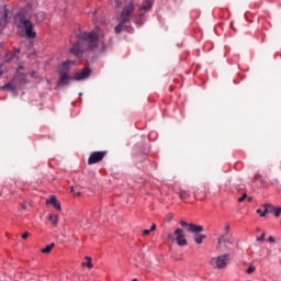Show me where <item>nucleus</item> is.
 <instances>
[{
	"label": "nucleus",
	"instance_id": "obj_1",
	"mask_svg": "<svg viewBox=\"0 0 281 281\" xmlns=\"http://www.w3.org/2000/svg\"><path fill=\"white\" fill-rule=\"evenodd\" d=\"M100 42V36L95 31L83 32L78 35L77 42L69 49L70 54H74L77 58H82V54L87 52H93L95 47H98V43Z\"/></svg>",
	"mask_w": 281,
	"mask_h": 281
},
{
	"label": "nucleus",
	"instance_id": "obj_2",
	"mask_svg": "<svg viewBox=\"0 0 281 281\" xmlns=\"http://www.w3.org/2000/svg\"><path fill=\"white\" fill-rule=\"evenodd\" d=\"M34 10V1H26L24 8L15 14V18L19 20V24L22 25L25 30L26 38H36V31H34V23L27 20V13Z\"/></svg>",
	"mask_w": 281,
	"mask_h": 281
},
{
	"label": "nucleus",
	"instance_id": "obj_3",
	"mask_svg": "<svg viewBox=\"0 0 281 281\" xmlns=\"http://www.w3.org/2000/svg\"><path fill=\"white\" fill-rule=\"evenodd\" d=\"M133 12H135V4L133 2H130L122 9L119 24L114 27L115 34H122L124 26L131 23V14H133Z\"/></svg>",
	"mask_w": 281,
	"mask_h": 281
},
{
	"label": "nucleus",
	"instance_id": "obj_4",
	"mask_svg": "<svg viewBox=\"0 0 281 281\" xmlns=\"http://www.w3.org/2000/svg\"><path fill=\"white\" fill-rule=\"evenodd\" d=\"M168 240L171 243H177L179 247H186L188 245V239L186 238V235H183V228H177L173 234L168 235Z\"/></svg>",
	"mask_w": 281,
	"mask_h": 281
},
{
	"label": "nucleus",
	"instance_id": "obj_5",
	"mask_svg": "<svg viewBox=\"0 0 281 281\" xmlns=\"http://www.w3.org/2000/svg\"><path fill=\"white\" fill-rule=\"evenodd\" d=\"M12 14L8 5L0 7V32H3L8 27V19H12Z\"/></svg>",
	"mask_w": 281,
	"mask_h": 281
},
{
	"label": "nucleus",
	"instance_id": "obj_6",
	"mask_svg": "<svg viewBox=\"0 0 281 281\" xmlns=\"http://www.w3.org/2000/svg\"><path fill=\"white\" fill-rule=\"evenodd\" d=\"M229 262V254L221 255L216 258L211 259L210 265L213 269H225Z\"/></svg>",
	"mask_w": 281,
	"mask_h": 281
},
{
	"label": "nucleus",
	"instance_id": "obj_7",
	"mask_svg": "<svg viewBox=\"0 0 281 281\" xmlns=\"http://www.w3.org/2000/svg\"><path fill=\"white\" fill-rule=\"evenodd\" d=\"M109 155V151L101 150V151H92L88 158V166H93L94 164H100L104 157Z\"/></svg>",
	"mask_w": 281,
	"mask_h": 281
},
{
	"label": "nucleus",
	"instance_id": "obj_8",
	"mask_svg": "<svg viewBox=\"0 0 281 281\" xmlns=\"http://www.w3.org/2000/svg\"><path fill=\"white\" fill-rule=\"evenodd\" d=\"M180 225L181 227H183V229H187V232H191V234L200 235L201 232L204 231L203 226L196 225L194 223H188L186 221H180Z\"/></svg>",
	"mask_w": 281,
	"mask_h": 281
},
{
	"label": "nucleus",
	"instance_id": "obj_9",
	"mask_svg": "<svg viewBox=\"0 0 281 281\" xmlns=\"http://www.w3.org/2000/svg\"><path fill=\"white\" fill-rule=\"evenodd\" d=\"M92 71L93 70L90 67H85L82 71L75 72L72 77L75 80H77V82H80L81 80H87V78H90Z\"/></svg>",
	"mask_w": 281,
	"mask_h": 281
},
{
	"label": "nucleus",
	"instance_id": "obj_10",
	"mask_svg": "<svg viewBox=\"0 0 281 281\" xmlns=\"http://www.w3.org/2000/svg\"><path fill=\"white\" fill-rule=\"evenodd\" d=\"M59 78L57 81V87H69L71 85L74 77L69 76V74L60 72L58 74Z\"/></svg>",
	"mask_w": 281,
	"mask_h": 281
},
{
	"label": "nucleus",
	"instance_id": "obj_11",
	"mask_svg": "<svg viewBox=\"0 0 281 281\" xmlns=\"http://www.w3.org/2000/svg\"><path fill=\"white\" fill-rule=\"evenodd\" d=\"M27 21H31V23H33V26L41 25V23H43V21H45V12L40 11L37 13H32L29 15Z\"/></svg>",
	"mask_w": 281,
	"mask_h": 281
},
{
	"label": "nucleus",
	"instance_id": "obj_12",
	"mask_svg": "<svg viewBox=\"0 0 281 281\" xmlns=\"http://www.w3.org/2000/svg\"><path fill=\"white\" fill-rule=\"evenodd\" d=\"M71 65H74V60L71 59L63 61L59 66V69L57 70V74H69V71L71 70Z\"/></svg>",
	"mask_w": 281,
	"mask_h": 281
},
{
	"label": "nucleus",
	"instance_id": "obj_13",
	"mask_svg": "<svg viewBox=\"0 0 281 281\" xmlns=\"http://www.w3.org/2000/svg\"><path fill=\"white\" fill-rule=\"evenodd\" d=\"M16 89H19V83H15L13 79L0 87V91H10L11 93H16Z\"/></svg>",
	"mask_w": 281,
	"mask_h": 281
},
{
	"label": "nucleus",
	"instance_id": "obj_14",
	"mask_svg": "<svg viewBox=\"0 0 281 281\" xmlns=\"http://www.w3.org/2000/svg\"><path fill=\"white\" fill-rule=\"evenodd\" d=\"M13 80L18 87H21V85H27V74L19 72L18 76L13 78Z\"/></svg>",
	"mask_w": 281,
	"mask_h": 281
},
{
	"label": "nucleus",
	"instance_id": "obj_15",
	"mask_svg": "<svg viewBox=\"0 0 281 281\" xmlns=\"http://www.w3.org/2000/svg\"><path fill=\"white\" fill-rule=\"evenodd\" d=\"M153 5H155V0H144L140 10H143V12H148V10H153Z\"/></svg>",
	"mask_w": 281,
	"mask_h": 281
},
{
	"label": "nucleus",
	"instance_id": "obj_16",
	"mask_svg": "<svg viewBox=\"0 0 281 281\" xmlns=\"http://www.w3.org/2000/svg\"><path fill=\"white\" fill-rule=\"evenodd\" d=\"M262 207H263V213H261V217L267 216V214H273V211L276 210V206L269 203H265Z\"/></svg>",
	"mask_w": 281,
	"mask_h": 281
},
{
	"label": "nucleus",
	"instance_id": "obj_17",
	"mask_svg": "<svg viewBox=\"0 0 281 281\" xmlns=\"http://www.w3.org/2000/svg\"><path fill=\"white\" fill-rule=\"evenodd\" d=\"M46 205H54L56 210H61L60 203H58V199L55 195H52L50 199L46 200Z\"/></svg>",
	"mask_w": 281,
	"mask_h": 281
},
{
	"label": "nucleus",
	"instance_id": "obj_18",
	"mask_svg": "<svg viewBox=\"0 0 281 281\" xmlns=\"http://www.w3.org/2000/svg\"><path fill=\"white\" fill-rule=\"evenodd\" d=\"M205 238H207V236L200 234V235H194V241L196 243V245H202L203 240H205Z\"/></svg>",
	"mask_w": 281,
	"mask_h": 281
},
{
	"label": "nucleus",
	"instance_id": "obj_19",
	"mask_svg": "<svg viewBox=\"0 0 281 281\" xmlns=\"http://www.w3.org/2000/svg\"><path fill=\"white\" fill-rule=\"evenodd\" d=\"M144 16L145 14L144 13H140L134 21V23L136 25H138V27H142V25H144Z\"/></svg>",
	"mask_w": 281,
	"mask_h": 281
},
{
	"label": "nucleus",
	"instance_id": "obj_20",
	"mask_svg": "<svg viewBox=\"0 0 281 281\" xmlns=\"http://www.w3.org/2000/svg\"><path fill=\"white\" fill-rule=\"evenodd\" d=\"M150 153V148L146 147L143 151H139V154L137 155V157H142L140 159H137V161H144V159H146L144 156L148 155Z\"/></svg>",
	"mask_w": 281,
	"mask_h": 281
},
{
	"label": "nucleus",
	"instance_id": "obj_21",
	"mask_svg": "<svg viewBox=\"0 0 281 281\" xmlns=\"http://www.w3.org/2000/svg\"><path fill=\"white\" fill-rule=\"evenodd\" d=\"M14 59V54L12 52H7L4 55V63H12Z\"/></svg>",
	"mask_w": 281,
	"mask_h": 281
},
{
	"label": "nucleus",
	"instance_id": "obj_22",
	"mask_svg": "<svg viewBox=\"0 0 281 281\" xmlns=\"http://www.w3.org/2000/svg\"><path fill=\"white\" fill-rule=\"evenodd\" d=\"M179 194H180L181 201H186V199L190 198L191 195L190 191H186V190L180 191Z\"/></svg>",
	"mask_w": 281,
	"mask_h": 281
},
{
	"label": "nucleus",
	"instance_id": "obj_23",
	"mask_svg": "<svg viewBox=\"0 0 281 281\" xmlns=\"http://www.w3.org/2000/svg\"><path fill=\"white\" fill-rule=\"evenodd\" d=\"M48 221H52L54 227H56L58 225V215H48Z\"/></svg>",
	"mask_w": 281,
	"mask_h": 281
},
{
	"label": "nucleus",
	"instance_id": "obj_24",
	"mask_svg": "<svg viewBox=\"0 0 281 281\" xmlns=\"http://www.w3.org/2000/svg\"><path fill=\"white\" fill-rule=\"evenodd\" d=\"M55 244L50 243L49 245H47L45 248L42 249V254H49L52 251V249H54Z\"/></svg>",
	"mask_w": 281,
	"mask_h": 281
},
{
	"label": "nucleus",
	"instance_id": "obj_25",
	"mask_svg": "<svg viewBox=\"0 0 281 281\" xmlns=\"http://www.w3.org/2000/svg\"><path fill=\"white\" fill-rule=\"evenodd\" d=\"M123 30L127 32V34H133L135 32V29H133V25H131V22L130 24H125L123 26Z\"/></svg>",
	"mask_w": 281,
	"mask_h": 281
},
{
	"label": "nucleus",
	"instance_id": "obj_26",
	"mask_svg": "<svg viewBox=\"0 0 281 281\" xmlns=\"http://www.w3.org/2000/svg\"><path fill=\"white\" fill-rule=\"evenodd\" d=\"M218 245H223V243H229V238L227 237V234L222 235L218 240H217Z\"/></svg>",
	"mask_w": 281,
	"mask_h": 281
},
{
	"label": "nucleus",
	"instance_id": "obj_27",
	"mask_svg": "<svg viewBox=\"0 0 281 281\" xmlns=\"http://www.w3.org/2000/svg\"><path fill=\"white\" fill-rule=\"evenodd\" d=\"M87 262H83V267H88V269H93V263L91 262V257H86Z\"/></svg>",
	"mask_w": 281,
	"mask_h": 281
},
{
	"label": "nucleus",
	"instance_id": "obj_28",
	"mask_svg": "<svg viewBox=\"0 0 281 281\" xmlns=\"http://www.w3.org/2000/svg\"><path fill=\"white\" fill-rule=\"evenodd\" d=\"M272 214L276 216V218H279L281 214V206L274 207V211L272 212Z\"/></svg>",
	"mask_w": 281,
	"mask_h": 281
},
{
	"label": "nucleus",
	"instance_id": "obj_29",
	"mask_svg": "<svg viewBox=\"0 0 281 281\" xmlns=\"http://www.w3.org/2000/svg\"><path fill=\"white\" fill-rule=\"evenodd\" d=\"M254 271H256V267L255 266H249L248 269L246 270V273L250 274L254 273Z\"/></svg>",
	"mask_w": 281,
	"mask_h": 281
},
{
	"label": "nucleus",
	"instance_id": "obj_30",
	"mask_svg": "<svg viewBox=\"0 0 281 281\" xmlns=\"http://www.w3.org/2000/svg\"><path fill=\"white\" fill-rule=\"evenodd\" d=\"M245 199H247V193H243V195L240 198H238V203H243V201H245Z\"/></svg>",
	"mask_w": 281,
	"mask_h": 281
},
{
	"label": "nucleus",
	"instance_id": "obj_31",
	"mask_svg": "<svg viewBox=\"0 0 281 281\" xmlns=\"http://www.w3.org/2000/svg\"><path fill=\"white\" fill-rule=\"evenodd\" d=\"M29 237H30V233L29 232L22 234V239L23 240H27Z\"/></svg>",
	"mask_w": 281,
	"mask_h": 281
},
{
	"label": "nucleus",
	"instance_id": "obj_32",
	"mask_svg": "<svg viewBox=\"0 0 281 281\" xmlns=\"http://www.w3.org/2000/svg\"><path fill=\"white\" fill-rule=\"evenodd\" d=\"M29 76H31V78H36V70L29 72Z\"/></svg>",
	"mask_w": 281,
	"mask_h": 281
},
{
	"label": "nucleus",
	"instance_id": "obj_33",
	"mask_svg": "<svg viewBox=\"0 0 281 281\" xmlns=\"http://www.w3.org/2000/svg\"><path fill=\"white\" fill-rule=\"evenodd\" d=\"M262 240H265V233H262L260 237H257V241H262Z\"/></svg>",
	"mask_w": 281,
	"mask_h": 281
},
{
	"label": "nucleus",
	"instance_id": "obj_34",
	"mask_svg": "<svg viewBox=\"0 0 281 281\" xmlns=\"http://www.w3.org/2000/svg\"><path fill=\"white\" fill-rule=\"evenodd\" d=\"M257 214H259V216H262V214H265V211H262V209H258Z\"/></svg>",
	"mask_w": 281,
	"mask_h": 281
},
{
	"label": "nucleus",
	"instance_id": "obj_35",
	"mask_svg": "<svg viewBox=\"0 0 281 281\" xmlns=\"http://www.w3.org/2000/svg\"><path fill=\"white\" fill-rule=\"evenodd\" d=\"M150 232H151L150 229H144L143 234H144V236H148V234H150Z\"/></svg>",
	"mask_w": 281,
	"mask_h": 281
},
{
	"label": "nucleus",
	"instance_id": "obj_36",
	"mask_svg": "<svg viewBox=\"0 0 281 281\" xmlns=\"http://www.w3.org/2000/svg\"><path fill=\"white\" fill-rule=\"evenodd\" d=\"M155 229H157V225L153 224L149 228L150 232H155Z\"/></svg>",
	"mask_w": 281,
	"mask_h": 281
},
{
	"label": "nucleus",
	"instance_id": "obj_37",
	"mask_svg": "<svg viewBox=\"0 0 281 281\" xmlns=\"http://www.w3.org/2000/svg\"><path fill=\"white\" fill-rule=\"evenodd\" d=\"M3 64H0V77H2L3 76Z\"/></svg>",
	"mask_w": 281,
	"mask_h": 281
},
{
	"label": "nucleus",
	"instance_id": "obj_38",
	"mask_svg": "<svg viewBox=\"0 0 281 281\" xmlns=\"http://www.w3.org/2000/svg\"><path fill=\"white\" fill-rule=\"evenodd\" d=\"M224 232H226V235L229 234V224L225 226Z\"/></svg>",
	"mask_w": 281,
	"mask_h": 281
},
{
	"label": "nucleus",
	"instance_id": "obj_39",
	"mask_svg": "<svg viewBox=\"0 0 281 281\" xmlns=\"http://www.w3.org/2000/svg\"><path fill=\"white\" fill-rule=\"evenodd\" d=\"M268 241H269V243H276V238H273V236H270V237L268 238Z\"/></svg>",
	"mask_w": 281,
	"mask_h": 281
},
{
	"label": "nucleus",
	"instance_id": "obj_40",
	"mask_svg": "<svg viewBox=\"0 0 281 281\" xmlns=\"http://www.w3.org/2000/svg\"><path fill=\"white\" fill-rule=\"evenodd\" d=\"M248 203H251L254 201V198L249 196V198H246Z\"/></svg>",
	"mask_w": 281,
	"mask_h": 281
},
{
	"label": "nucleus",
	"instance_id": "obj_41",
	"mask_svg": "<svg viewBox=\"0 0 281 281\" xmlns=\"http://www.w3.org/2000/svg\"><path fill=\"white\" fill-rule=\"evenodd\" d=\"M20 69H25V67L19 66L18 69H16V72H18V74H20V72H19Z\"/></svg>",
	"mask_w": 281,
	"mask_h": 281
},
{
	"label": "nucleus",
	"instance_id": "obj_42",
	"mask_svg": "<svg viewBox=\"0 0 281 281\" xmlns=\"http://www.w3.org/2000/svg\"><path fill=\"white\" fill-rule=\"evenodd\" d=\"M76 194H77V196H80V192H77Z\"/></svg>",
	"mask_w": 281,
	"mask_h": 281
},
{
	"label": "nucleus",
	"instance_id": "obj_43",
	"mask_svg": "<svg viewBox=\"0 0 281 281\" xmlns=\"http://www.w3.org/2000/svg\"><path fill=\"white\" fill-rule=\"evenodd\" d=\"M71 192H74V187H71Z\"/></svg>",
	"mask_w": 281,
	"mask_h": 281
},
{
	"label": "nucleus",
	"instance_id": "obj_44",
	"mask_svg": "<svg viewBox=\"0 0 281 281\" xmlns=\"http://www.w3.org/2000/svg\"><path fill=\"white\" fill-rule=\"evenodd\" d=\"M23 210H25V205H22Z\"/></svg>",
	"mask_w": 281,
	"mask_h": 281
},
{
	"label": "nucleus",
	"instance_id": "obj_45",
	"mask_svg": "<svg viewBox=\"0 0 281 281\" xmlns=\"http://www.w3.org/2000/svg\"><path fill=\"white\" fill-rule=\"evenodd\" d=\"M132 281H137V279H133Z\"/></svg>",
	"mask_w": 281,
	"mask_h": 281
},
{
	"label": "nucleus",
	"instance_id": "obj_46",
	"mask_svg": "<svg viewBox=\"0 0 281 281\" xmlns=\"http://www.w3.org/2000/svg\"><path fill=\"white\" fill-rule=\"evenodd\" d=\"M79 95H82V92H80Z\"/></svg>",
	"mask_w": 281,
	"mask_h": 281
}]
</instances>
